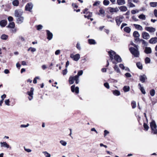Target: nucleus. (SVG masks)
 Wrapping results in <instances>:
<instances>
[{
    "mask_svg": "<svg viewBox=\"0 0 157 157\" xmlns=\"http://www.w3.org/2000/svg\"><path fill=\"white\" fill-rule=\"evenodd\" d=\"M99 12L101 14H103L105 13L104 10L102 8L100 9L99 10Z\"/></svg>",
    "mask_w": 157,
    "mask_h": 157,
    "instance_id": "58",
    "label": "nucleus"
},
{
    "mask_svg": "<svg viewBox=\"0 0 157 157\" xmlns=\"http://www.w3.org/2000/svg\"><path fill=\"white\" fill-rule=\"evenodd\" d=\"M132 18V19L135 21H138V19L134 16H133Z\"/></svg>",
    "mask_w": 157,
    "mask_h": 157,
    "instance_id": "57",
    "label": "nucleus"
},
{
    "mask_svg": "<svg viewBox=\"0 0 157 157\" xmlns=\"http://www.w3.org/2000/svg\"><path fill=\"white\" fill-rule=\"evenodd\" d=\"M101 2L100 1H96V2L93 5V6H97L99 5Z\"/></svg>",
    "mask_w": 157,
    "mask_h": 157,
    "instance_id": "50",
    "label": "nucleus"
},
{
    "mask_svg": "<svg viewBox=\"0 0 157 157\" xmlns=\"http://www.w3.org/2000/svg\"><path fill=\"white\" fill-rule=\"evenodd\" d=\"M60 143L63 146H65L67 144V143L66 141L63 140H61L59 141Z\"/></svg>",
    "mask_w": 157,
    "mask_h": 157,
    "instance_id": "36",
    "label": "nucleus"
},
{
    "mask_svg": "<svg viewBox=\"0 0 157 157\" xmlns=\"http://www.w3.org/2000/svg\"><path fill=\"white\" fill-rule=\"evenodd\" d=\"M46 31L47 33V35L48 36L47 39L49 40H51L52 39L53 37L52 33L50 32V31H49L48 30H46Z\"/></svg>",
    "mask_w": 157,
    "mask_h": 157,
    "instance_id": "15",
    "label": "nucleus"
},
{
    "mask_svg": "<svg viewBox=\"0 0 157 157\" xmlns=\"http://www.w3.org/2000/svg\"><path fill=\"white\" fill-rule=\"evenodd\" d=\"M123 90L125 92H128L130 90V87L128 86H125L123 88Z\"/></svg>",
    "mask_w": 157,
    "mask_h": 157,
    "instance_id": "30",
    "label": "nucleus"
},
{
    "mask_svg": "<svg viewBox=\"0 0 157 157\" xmlns=\"http://www.w3.org/2000/svg\"><path fill=\"white\" fill-rule=\"evenodd\" d=\"M133 35L134 37L136 38L139 37L140 36L139 33L136 31H135L133 32Z\"/></svg>",
    "mask_w": 157,
    "mask_h": 157,
    "instance_id": "34",
    "label": "nucleus"
},
{
    "mask_svg": "<svg viewBox=\"0 0 157 157\" xmlns=\"http://www.w3.org/2000/svg\"><path fill=\"white\" fill-rule=\"evenodd\" d=\"M113 94L116 96H118L120 95V92L117 90H114L113 92Z\"/></svg>",
    "mask_w": 157,
    "mask_h": 157,
    "instance_id": "31",
    "label": "nucleus"
},
{
    "mask_svg": "<svg viewBox=\"0 0 157 157\" xmlns=\"http://www.w3.org/2000/svg\"><path fill=\"white\" fill-rule=\"evenodd\" d=\"M142 36L143 39L147 40L149 39L150 37L149 34L147 33L144 32L142 33Z\"/></svg>",
    "mask_w": 157,
    "mask_h": 157,
    "instance_id": "12",
    "label": "nucleus"
},
{
    "mask_svg": "<svg viewBox=\"0 0 157 157\" xmlns=\"http://www.w3.org/2000/svg\"><path fill=\"white\" fill-rule=\"evenodd\" d=\"M43 153L44 155L46 157H51V155L48 152L46 151H44L42 152Z\"/></svg>",
    "mask_w": 157,
    "mask_h": 157,
    "instance_id": "38",
    "label": "nucleus"
},
{
    "mask_svg": "<svg viewBox=\"0 0 157 157\" xmlns=\"http://www.w3.org/2000/svg\"><path fill=\"white\" fill-rule=\"evenodd\" d=\"M43 27L41 25H39L37 26V30H40Z\"/></svg>",
    "mask_w": 157,
    "mask_h": 157,
    "instance_id": "49",
    "label": "nucleus"
},
{
    "mask_svg": "<svg viewBox=\"0 0 157 157\" xmlns=\"http://www.w3.org/2000/svg\"><path fill=\"white\" fill-rule=\"evenodd\" d=\"M129 50L131 53L136 57H139V52L138 51V47H130L129 48Z\"/></svg>",
    "mask_w": 157,
    "mask_h": 157,
    "instance_id": "2",
    "label": "nucleus"
},
{
    "mask_svg": "<svg viewBox=\"0 0 157 157\" xmlns=\"http://www.w3.org/2000/svg\"><path fill=\"white\" fill-rule=\"evenodd\" d=\"M7 21L6 20H3L0 21V25L2 27H5L7 24Z\"/></svg>",
    "mask_w": 157,
    "mask_h": 157,
    "instance_id": "20",
    "label": "nucleus"
},
{
    "mask_svg": "<svg viewBox=\"0 0 157 157\" xmlns=\"http://www.w3.org/2000/svg\"><path fill=\"white\" fill-rule=\"evenodd\" d=\"M140 41H142V44L144 46H147V43L144 40L141 39Z\"/></svg>",
    "mask_w": 157,
    "mask_h": 157,
    "instance_id": "48",
    "label": "nucleus"
},
{
    "mask_svg": "<svg viewBox=\"0 0 157 157\" xmlns=\"http://www.w3.org/2000/svg\"><path fill=\"white\" fill-rule=\"evenodd\" d=\"M8 35L4 34L1 36V38L2 40H6L8 38Z\"/></svg>",
    "mask_w": 157,
    "mask_h": 157,
    "instance_id": "37",
    "label": "nucleus"
},
{
    "mask_svg": "<svg viewBox=\"0 0 157 157\" xmlns=\"http://www.w3.org/2000/svg\"><path fill=\"white\" fill-rule=\"evenodd\" d=\"M4 73L6 74H8L10 73V71L8 69H6L4 71Z\"/></svg>",
    "mask_w": 157,
    "mask_h": 157,
    "instance_id": "60",
    "label": "nucleus"
},
{
    "mask_svg": "<svg viewBox=\"0 0 157 157\" xmlns=\"http://www.w3.org/2000/svg\"><path fill=\"white\" fill-rule=\"evenodd\" d=\"M149 43L151 44H155L157 43V37H154L151 38L149 40Z\"/></svg>",
    "mask_w": 157,
    "mask_h": 157,
    "instance_id": "16",
    "label": "nucleus"
},
{
    "mask_svg": "<svg viewBox=\"0 0 157 157\" xmlns=\"http://www.w3.org/2000/svg\"><path fill=\"white\" fill-rule=\"evenodd\" d=\"M34 91V89L33 87H31L29 91H28L27 93V94L29 96L28 98L29 100H32L33 98V91Z\"/></svg>",
    "mask_w": 157,
    "mask_h": 157,
    "instance_id": "7",
    "label": "nucleus"
},
{
    "mask_svg": "<svg viewBox=\"0 0 157 157\" xmlns=\"http://www.w3.org/2000/svg\"><path fill=\"white\" fill-rule=\"evenodd\" d=\"M119 8L121 11L125 12L127 10V8L125 6H123L119 7Z\"/></svg>",
    "mask_w": 157,
    "mask_h": 157,
    "instance_id": "21",
    "label": "nucleus"
},
{
    "mask_svg": "<svg viewBox=\"0 0 157 157\" xmlns=\"http://www.w3.org/2000/svg\"><path fill=\"white\" fill-rule=\"evenodd\" d=\"M113 68L114 70L118 73H120L121 71L119 68L118 66L117 65H115L114 67Z\"/></svg>",
    "mask_w": 157,
    "mask_h": 157,
    "instance_id": "29",
    "label": "nucleus"
},
{
    "mask_svg": "<svg viewBox=\"0 0 157 157\" xmlns=\"http://www.w3.org/2000/svg\"><path fill=\"white\" fill-rule=\"evenodd\" d=\"M131 105L132 108L134 109L136 107V102L135 101H133L131 103Z\"/></svg>",
    "mask_w": 157,
    "mask_h": 157,
    "instance_id": "44",
    "label": "nucleus"
},
{
    "mask_svg": "<svg viewBox=\"0 0 157 157\" xmlns=\"http://www.w3.org/2000/svg\"><path fill=\"white\" fill-rule=\"evenodd\" d=\"M33 4L31 3H27L25 6V10L27 11L31 12L33 7Z\"/></svg>",
    "mask_w": 157,
    "mask_h": 157,
    "instance_id": "9",
    "label": "nucleus"
},
{
    "mask_svg": "<svg viewBox=\"0 0 157 157\" xmlns=\"http://www.w3.org/2000/svg\"><path fill=\"white\" fill-rule=\"evenodd\" d=\"M150 5L151 7H155L157 6V2H151L150 3Z\"/></svg>",
    "mask_w": 157,
    "mask_h": 157,
    "instance_id": "40",
    "label": "nucleus"
},
{
    "mask_svg": "<svg viewBox=\"0 0 157 157\" xmlns=\"http://www.w3.org/2000/svg\"><path fill=\"white\" fill-rule=\"evenodd\" d=\"M67 69L66 68L63 71V75L67 74Z\"/></svg>",
    "mask_w": 157,
    "mask_h": 157,
    "instance_id": "53",
    "label": "nucleus"
},
{
    "mask_svg": "<svg viewBox=\"0 0 157 157\" xmlns=\"http://www.w3.org/2000/svg\"><path fill=\"white\" fill-rule=\"evenodd\" d=\"M92 16V13L89 12L86 13V15H84V17L85 18H87L88 19H90L91 21H92L93 19L92 18H90Z\"/></svg>",
    "mask_w": 157,
    "mask_h": 157,
    "instance_id": "17",
    "label": "nucleus"
},
{
    "mask_svg": "<svg viewBox=\"0 0 157 157\" xmlns=\"http://www.w3.org/2000/svg\"><path fill=\"white\" fill-rule=\"evenodd\" d=\"M103 3L105 6H108L109 4V2L107 0H104L103 2Z\"/></svg>",
    "mask_w": 157,
    "mask_h": 157,
    "instance_id": "42",
    "label": "nucleus"
},
{
    "mask_svg": "<svg viewBox=\"0 0 157 157\" xmlns=\"http://www.w3.org/2000/svg\"><path fill=\"white\" fill-rule=\"evenodd\" d=\"M60 53V50H57L55 52V54L56 55H58Z\"/></svg>",
    "mask_w": 157,
    "mask_h": 157,
    "instance_id": "59",
    "label": "nucleus"
},
{
    "mask_svg": "<svg viewBox=\"0 0 157 157\" xmlns=\"http://www.w3.org/2000/svg\"><path fill=\"white\" fill-rule=\"evenodd\" d=\"M151 62V59L150 58L147 57L145 59V63L146 64L150 63Z\"/></svg>",
    "mask_w": 157,
    "mask_h": 157,
    "instance_id": "43",
    "label": "nucleus"
},
{
    "mask_svg": "<svg viewBox=\"0 0 157 157\" xmlns=\"http://www.w3.org/2000/svg\"><path fill=\"white\" fill-rule=\"evenodd\" d=\"M23 13V11L21 9H17L15 11L14 15L17 17L21 16Z\"/></svg>",
    "mask_w": 157,
    "mask_h": 157,
    "instance_id": "6",
    "label": "nucleus"
},
{
    "mask_svg": "<svg viewBox=\"0 0 157 157\" xmlns=\"http://www.w3.org/2000/svg\"><path fill=\"white\" fill-rule=\"evenodd\" d=\"M6 95L5 94H4L1 96V98H2V100L3 101L4 99L6 98Z\"/></svg>",
    "mask_w": 157,
    "mask_h": 157,
    "instance_id": "62",
    "label": "nucleus"
},
{
    "mask_svg": "<svg viewBox=\"0 0 157 157\" xmlns=\"http://www.w3.org/2000/svg\"><path fill=\"white\" fill-rule=\"evenodd\" d=\"M8 19L9 21H11L13 20V18L11 16H9L8 17Z\"/></svg>",
    "mask_w": 157,
    "mask_h": 157,
    "instance_id": "61",
    "label": "nucleus"
},
{
    "mask_svg": "<svg viewBox=\"0 0 157 157\" xmlns=\"http://www.w3.org/2000/svg\"><path fill=\"white\" fill-rule=\"evenodd\" d=\"M109 12L110 13H116L119 10L118 8L117 7L115 8L110 7L109 8Z\"/></svg>",
    "mask_w": 157,
    "mask_h": 157,
    "instance_id": "14",
    "label": "nucleus"
},
{
    "mask_svg": "<svg viewBox=\"0 0 157 157\" xmlns=\"http://www.w3.org/2000/svg\"><path fill=\"white\" fill-rule=\"evenodd\" d=\"M104 136H105L107 134H108L109 133V132H108V131H107L106 130H104Z\"/></svg>",
    "mask_w": 157,
    "mask_h": 157,
    "instance_id": "64",
    "label": "nucleus"
},
{
    "mask_svg": "<svg viewBox=\"0 0 157 157\" xmlns=\"http://www.w3.org/2000/svg\"><path fill=\"white\" fill-rule=\"evenodd\" d=\"M104 86L107 89H109V86L108 83L106 82L104 84Z\"/></svg>",
    "mask_w": 157,
    "mask_h": 157,
    "instance_id": "51",
    "label": "nucleus"
},
{
    "mask_svg": "<svg viewBox=\"0 0 157 157\" xmlns=\"http://www.w3.org/2000/svg\"><path fill=\"white\" fill-rule=\"evenodd\" d=\"M70 57L72 58L73 60L77 61L79 59L80 55L79 54H77L75 55L71 54V55Z\"/></svg>",
    "mask_w": 157,
    "mask_h": 157,
    "instance_id": "8",
    "label": "nucleus"
},
{
    "mask_svg": "<svg viewBox=\"0 0 157 157\" xmlns=\"http://www.w3.org/2000/svg\"><path fill=\"white\" fill-rule=\"evenodd\" d=\"M119 67L120 68H121V69H122L123 70H124L125 69V67L124 65L123 64H119Z\"/></svg>",
    "mask_w": 157,
    "mask_h": 157,
    "instance_id": "55",
    "label": "nucleus"
},
{
    "mask_svg": "<svg viewBox=\"0 0 157 157\" xmlns=\"http://www.w3.org/2000/svg\"><path fill=\"white\" fill-rule=\"evenodd\" d=\"M15 26V24L13 22H12L10 23L9 25L7 26V27L10 28H14Z\"/></svg>",
    "mask_w": 157,
    "mask_h": 157,
    "instance_id": "39",
    "label": "nucleus"
},
{
    "mask_svg": "<svg viewBox=\"0 0 157 157\" xmlns=\"http://www.w3.org/2000/svg\"><path fill=\"white\" fill-rule=\"evenodd\" d=\"M138 86H139V89L141 90V92L144 94H145L146 93L145 91V90L144 89V87L142 86L141 84L140 83H139L138 84Z\"/></svg>",
    "mask_w": 157,
    "mask_h": 157,
    "instance_id": "24",
    "label": "nucleus"
},
{
    "mask_svg": "<svg viewBox=\"0 0 157 157\" xmlns=\"http://www.w3.org/2000/svg\"><path fill=\"white\" fill-rule=\"evenodd\" d=\"M155 91L154 90H151L150 92V94L151 96H153L155 94Z\"/></svg>",
    "mask_w": 157,
    "mask_h": 157,
    "instance_id": "41",
    "label": "nucleus"
},
{
    "mask_svg": "<svg viewBox=\"0 0 157 157\" xmlns=\"http://www.w3.org/2000/svg\"><path fill=\"white\" fill-rule=\"evenodd\" d=\"M125 76L127 77H131L132 75L130 74V73H126L125 74Z\"/></svg>",
    "mask_w": 157,
    "mask_h": 157,
    "instance_id": "54",
    "label": "nucleus"
},
{
    "mask_svg": "<svg viewBox=\"0 0 157 157\" xmlns=\"http://www.w3.org/2000/svg\"><path fill=\"white\" fill-rule=\"evenodd\" d=\"M128 5L130 7H134L135 6L132 2H130V3H128Z\"/></svg>",
    "mask_w": 157,
    "mask_h": 157,
    "instance_id": "46",
    "label": "nucleus"
},
{
    "mask_svg": "<svg viewBox=\"0 0 157 157\" xmlns=\"http://www.w3.org/2000/svg\"><path fill=\"white\" fill-rule=\"evenodd\" d=\"M76 47L78 49L80 50L81 48L80 46V44L78 43L76 44Z\"/></svg>",
    "mask_w": 157,
    "mask_h": 157,
    "instance_id": "56",
    "label": "nucleus"
},
{
    "mask_svg": "<svg viewBox=\"0 0 157 157\" xmlns=\"http://www.w3.org/2000/svg\"><path fill=\"white\" fill-rule=\"evenodd\" d=\"M125 3V2L124 0H117V4L119 5H124Z\"/></svg>",
    "mask_w": 157,
    "mask_h": 157,
    "instance_id": "22",
    "label": "nucleus"
},
{
    "mask_svg": "<svg viewBox=\"0 0 157 157\" xmlns=\"http://www.w3.org/2000/svg\"><path fill=\"white\" fill-rule=\"evenodd\" d=\"M154 13L155 16L157 17V10L155 9L154 10Z\"/></svg>",
    "mask_w": 157,
    "mask_h": 157,
    "instance_id": "63",
    "label": "nucleus"
},
{
    "mask_svg": "<svg viewBox=\"0 0 157 157\" xmlns=\"http://www.w3.org/2000/svg\"><path fill=\"white\" fill-rule=\"evenodd\" d=\"M136 65L138 68L139 69L141 70L142 69V64L140 62H138L137 63H136Z\"/></svg>",
    "mask_w": 157,
    "mask_h": 157,
    "instance_id": "32",
    "label": "nucleus"
},
{
    "mask_svg": "<svg viewBox=\"0 0 157 157\" xmlns=\"http://www.w3.org/2000/svg\"><path fill=\"white\" fill-rule=\"evenodd\" d=\"M138 17L139 19L143 20H145L146 19V16L144 14H141Z\"/></svg>",
    "mask_w": 157,
    "mask_h": 157,
    "instance_id": "35",
    "label": "nucleus"
},
{
    "mask_svg": "<svg viewBox=\"0 0 157 157\" xmlns=\"http://www.w3.org/2000/svg\"><path fill=\"white\" fill-rule=\"evenodd\" d=\"M89 43L90 44H95L96 43L95 40L93 39H89L88 40Z\"/></svg>",
    "mask_w": 157,
    "mask_h": 157,
    "instance_id": "27",
    "label": "nucleus"
},
{
    "mask_svg": "<svg viewBox=\"0 0 157 157\" xmlns=\"http://www.w3.org/2000/svg\"><path fill=\"white\" fill-rule=\"evenodd\" d=\"M144 129L146 131H147L149 128V127L145 123H144Z\"/></svg>",
    "mask_w": 157,
    "mask_h": 157,
    "instance_id": "45",
    "label": "nucleus"
},
{
    "mask_svg": "<svg viewBox=\"0 0 157 157\" xmlns=\"http://www.w3.org/2000/svg\"><path fill=\"white\" fill-rule=\"evenodd\" d=\"M145 29L146 31L150 32L153 33L155 32V29L152 27H147L145 28Z\"/></svg>",
    "mask_w": 157,
    "mask_h": 157,
    "instance_id": "13",
    "label": "nucleus"
},
{
    "mask_svg": "<svg viewBox=\"0 0 157 157\" xmlns=\"http://www.w3.org/2000/svg\"><path fill=\"white\" fill-rule=\"evenodd\" d=\"M29 126V124H27L26 125L21 124V128H26Z\"/></svg>",
    "mask_w": 157,
    "mask_h": 157,
    "instance_id": "52",
    "label": "nucleus"
},
{
    "mask_svg": "<svg viewBox=\"0 0 157 157\" xmlns=\"http://www.w3.org/2000/svg\"><path fill=\"white\" fill-rule=\"evenodd\" d=\"M134 25L135 28L138 30H139L141 31H142L143 30V27L140 25L134 24Z\"/></svg>",
    "mask_w": 157,
    "mask_h": 157,
    "instance_id": "23",
    "label": "nucleus"
},
{
    "mask_svg": "<svg viewBox=\"0 0 157 157\" xmlns=\"http://www.w3.org/2000/svg\"><path fill=\"white\" fill-rule=\"evenodd\" d=\"M140 80L142 83L145 82V80L147 79L146 76L145 75H140Z\"/></svg>",
    "mask_w": 157,
    "mask_h": 157,
    "instance_id": "19",
    "label": "nucleus"
},
{
    "mask_svg": "<svg viewBox=\"0 0 157 157\" xmlns=\"http://www.w3.org/2000/svg\"><path fill=\"white\" fill-rule=\"evenodd\" d=\"M124 18V17L122 15H120L116 17L115 21L117 25L119 26L120 25L122 22Z\"/></svg>",
    "mask_w": 157,
    "mask_h": 157,
    "instance_id": "5",
    "label": "nucleus"
},
{
    "mask_svg": "<svg viewBox=\"0 0 157 157\" xmlns=\"http://www.w3.org/2000/svg\"><path fill=\"white\" fill-rule=\"evenodd\" d=\"M24 20V17H17V23L19 24H21L23 22Z\"/></svg>",
    "mask_w": 157,
    "mask_h": 157,
    "instance_id": "18",
    "label": "nucleus"
},
{
    "mask_svg": "<svg viewBox=\"0 0 157 157\" xmlns=\"http://www.w3.org/2000/svg\"><path fill=\"white\" fill-rule=\"evenodd\" d=\"M5 102L6 105L8 106H9L10 105V101L9 99L6 100L5 101Z\"/></svg>",
    "mask_w": 157,
    "mask_h": 157,
    "instance_id": "47",
    "label": "nucleus"
},
{
    "mask_svg": "<svg viewBox=\"0 0 157 157\" xmlns=\"http://www.w3.org/2000/svg\"><path fill=\"white\" fill-rule=\"evenodd\" d=\"M71 90L72 92H74L75 91L76 94H78L79 93V87L78 86L75 87V85H73L71 87Z\"/></svg>",
    "mask_w": 157,
    "mask_h": 157,
    "instance_id": "11",
    "label": "nucleus"
},
{
    "mask_svg": "<svg viewBox=\"0 0 157 157\" xmlns=\"http://www.w3.org/2000/svg\"><path fill=\"white\" fill-rule=\"evenodd\" d=\"M145 52L146 54H149L151 52V50L150 47H146L145 50Z\"/></svg>",
    "mask_w": 157,
    "mask_h": 157,
    "instance_id": "25",
    "label": "nucleus"
},
{
    "mask_svg": "<svg viewBox=\"0 0 157 157\" xmlns=\"http://www.w3.org/2000/svg\"><path fill=\"white\" fill-rule=\"evenodd\" d=\"M0 144L1 147H5L7 148H9L10 149L11 148V147L6 142H1Z\"/></svg>",
    "mask_w": 157,
    "mask_h": 157,
    "instance_id": "10",
    "label": "nucleus"
},
{
    "mask_svg": "<svg viewBox=\"0 0 157 157\" xmlns=\"http://www.w3.org/2000/svg\"><path fill=\"white\" fill-rule=\"evenodd\" d=\"M13 5L15 6H17L19 4V2L18 0H14L12 2Z\"/></svg>",
    "mask_w": 157,
    "mask_h": 157,
    "instance_id": "33",
    "label": "nucleus"
},
{
    "mask_svg": "<svg viewBox=\"0 0 157 157\" xmlns=\"http://www.w3.org/2000/svg\"><path fill=\"white\" fill-rule=\"evenodd\" d=\"M150 126L151 130L152 132L155 134H157V125L155 121L153 120L150 123Z\"/></svg>",
    "mask_w": 157,
    "mask_h": 157,
    "instance_id": "3",
    "label": "nucleus"
},
{
    "mask_svg": "<svg viewBox=\"0 0 157 157\" xmlns=\"http://www.w3.org/2000/svg\"><path fill=\"white\" fill-rule=\"evenodd\" d=\"M83 71L82 70H80L78 71L77 75H75V78L77 79H78V78H79V76L82 75L83 74Z\"/></svg>",
    "mask_w": 157,
    "mask_h": 157,
    "instance_id": "26",
    "label": "nucleus"
},
{
    "mask_svg": "<svg viewBox=\"0 0 157 157\" xmlns=\"http://www.w3.org/2000/svg\"><path fill=\"white\" fill-rule=\"evenodd\" d=\"M124 31L127 33H129L131 30V28L129 27H126L124 28Z\"/></svg>",
    "mask_w": 157,
    "mask_h": 157,
    "instance_id": "28",
    "label": "nucleus"
},
{
    "mask_svg": "<svg viewBox=\"0 0 157 157\" xmlns=\"http://www.w3.org/2000/svg\"><path fill=\"white\" fill-rule=\"evenodd\" d=\"M75 81L76 84H78L79 82V78H78V79H77L75 78V76H71L69 79V83L72 84L74 83Z\"/></svg>",
    "mask_w": 157,
    "mask_h": 157,
    "instance_id": "4",
    "label": "nucleus"
},
{
    "mask_svg": "<svg viewBox=\"0 0 157 157\" xmlns=\"http://www.w3.org/2000/svg\"><path fill=\"white\" fill-rule=\"evenodd\" d=\"M108 53L110 59L113 64H116L118 63L121 62L122 60L121 57L116 54L115 52L113 50H110L108 52Z\"/></svg>",
    "mask_w": 157,
    "mask_h": 157,
    "instance_id": "1",
    "label": "nucleus"
}]
</instances>
